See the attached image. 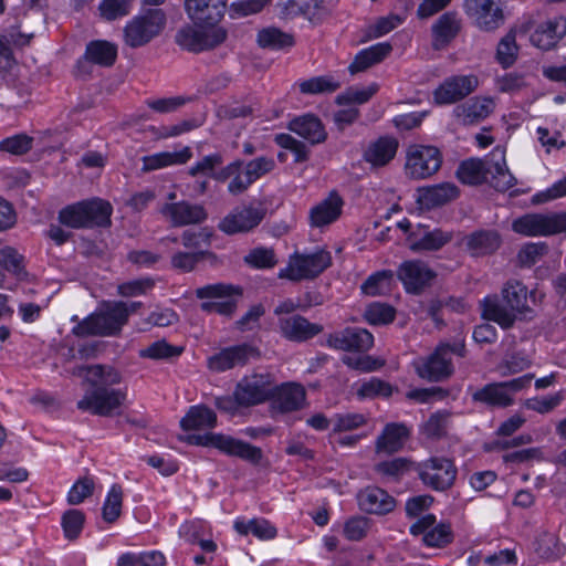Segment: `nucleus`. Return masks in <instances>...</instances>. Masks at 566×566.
Instances as JSON below:
<instances>
[{"label":"nucleus","instance_id":"nucleus-1","mask_svg":"<svg viewBox=\"0 0 566 566\" xmlns=\"http://www.w3.org/2000/svg\"><path fill=\"white\" fill-rule=\"evenodd\" d=\"M226 6L227 0H186V11L193 25L179 30L177 43L191 52H201L222 43L227 32L219 22Z\"/></svg>","mask_w":566,"mask_h":566},{"label":"nucleus","instance_id":"nucleus-2","mask_svg":"<svg viewBox=\"0 0 566 566\" xmlns=\"http://www.w3.org/2000/svg\"><path fill=\"white\" fill-rule=\"evenodd\" d=\"M78 376L96 387L78 400V409L98 416H112L124 403L126 399L124 390L106 388V386L116 385L120 381L119 373L113 367L83 366L78 368Z\"/></svg>","mask_w":566,"mask_h":566},{"label":"nucleus","instance_id":"nucleus-3","mask_svg":"<svg viewBox=\"0 0 566 566\" xmlns=\"http://www.w3.org/2000/svg\"><path fill=\"white\" fill-rule=\"evenodd\" d=\"M527 287L518 281H509L502 289V296L507 307L499 303L496 295H488L481 301L482 316L507 328L517 315L530 312L527 306Z\"/></svg>","mask_w":566,"mask_h":566},{"label":"nucleus","instance_id":"nucleus-4","mask_svg":"<svg viewBox=\"0 0 566 566\" xmlns=\"http://www.w3.org/2000/svg\"><path fill=\"white\" fill-rule=\"evenodd\" d=\"M486 172L492 176L493 186L497 190L506 191L516 184V179L507 168L505 150L501 147L492 150L486 167L479 159L465 160L458 168L457 175L464 184L478 185L485 179Z\"/></svg>","mask_w":566,"mask_h":566},{"label":"nucleus","instance_id":"nucleus-5","mask_svg":"<svg viewBox=\"0 0 566 566\" xmlns=\"http://www.w3.org/2000/svg\"><path fill=\"white\" fill-rule=\"evenodd\" d=\"M451 354L460 357L465 355V345L462 339H458L453 344L438 345L432 354L415 359L412 365L420 378L428 381H441L453 374Z\"/></svg>","mask_w":566,"mask_h":566},{"label":"nucleus","instance_id":"nucleus-6","mask_svg":"<svg viewBox=\"0 0 566 566\" xmlns=\"http://www.w3.org/2000/svg\"><path fill=\"white\" fill-rule=\"evenodd\" d=\"M127 322V312L122 304L104 303L73 328L76 336H111L117 334Z\"/></svg>","mask_w":566,"mask_h":566},{"label":"nucleus","instance_id":"nucleus-7","mask_svg":"<svg viewBox=\"0 0 566 566\" xmlns=\"http://www.w3.org/2000/svg\"><path fill=\"white\" fill-rule=\"evenodd\" d=\"M112 214L111 205L102 199L84 200L62 209L59 214L61 223L71 228L107 226Z\"/></svg>","mask_w":566,"mask_h":566},{"label":"nucleus","instance_id":"nucleus-8","mask_svg":"<svg viewBox=\"0 0 566 566\" xmlns=\"http://www.w3.org/2000/svg\"><path fill=\"white\" fill-rule=\"evenodd\" d=\"M166 24L165 13L160 9L146 10L132 20L124 28V40L130 48H139L158 36Z\"/></svg>","mask_w":566,"mask_h":566},{"label":"nucleus","instance_id":"nucleus-9","mask_svg":"<svg viewBox=\"0 0 566 566\" xmlns=\"http://www.w3.org/2000/svg\"><path fill=\"white\" fill-rule=\"evenodd\" d=\"M331 264V253L324 249H316L310 253H295L290 258L287 265L280 270L279 276L291 281L314 279Z\"/></svg>","mask_w":566,"mask_h":566},{"label":"nucleus","instance_id":"nucleus-10","mask_svg":"<svg viewBox=\"0 0 566 566\" xmlns=\"http://www.w3.org/2000/svg\"><path fill=\"white\" fill-rule=\"evenodd\" d=\"M186 441L190 444L213 447L224 454L253 463L259 462L262 458L260 448L222 433L189 434Z\"/></svg>","mask_w":566,"mask_h":566},{"label":"nucleus","instance_id":"nucleus-11","mask_svg":"<svg viewBox=\"0 0 566 566\" xmlns=\"http://www.w3.org/2000/svg\"><path fill=\"white\" fill-rule=\"evenodd\" d=\"M442 157L434 146L415 144L406 153L405 172L411 179H426L441 167Z\"/></svg>","mask_w":566,"mask_h":566},{"label":"nucleus","instance_id":"nucleus-12","mask_svg":"<svg viewBox=\"0 0 566 566\" xmlns=\"http://www.w3.org/2000/svg\"><path fill=\"white\" fill-rule=\"evenodd\" d=\"M514 232L525 237L551 235L566 231V211L562 213H527L512 223Z\"/></svg>","mask_w":566,"mask_h":566},{"label":"nucleus","instance_id":"nucleus-13","mask_svg":"<svg viewBox=\"0 0 566 566\" xmlns=\"http://www.w3.org/2000/svg\"><path fill=\"white\" fill-rule=\"evenodd\" d=\"M502 0H464L463 9L481 30L493 31L504 21Z\"/></svg>","mask_w":566,"mask_h":566},{"label":"nucleus","instance_id":"nucleus-14","mask_svg":"<svg viewBox=\"0 0 566 566\" xmlns=\"http://www.w3.org/2000/svg\"><path fill=\"white\" fill-rule=\"evenodd\" d=\"M421 481L437 491L450 488L457 476L454 464L447 458H430L419 467Z\"/></svg>","mask_w":566,"mask_h":566},{"label":"nucleus","instance_id":"nucleus-15","mask_svg":"<svg viewBox=\"0 0 566 566\" xmlns=\"http://www.w3.org/2000/svg\"><path fill=\"white\" fill-rule=\"evenodd\" d=\"M479 86V78L473 74L447 77L433 92V101L438 105L457 103Z\"/></svg>","mask_w":566,"mask_h":566},{"label":"nucleus","instance_id":"nucleus-16","mask_svg":"<svg viewBox=\"0 0 566 566\" xmlns=\"http://www.w3.org/2000/svg\"><path fill=\"white\" fill-rule=\"evenodd\" d=\"M263 218L262 208L237 207L220 221L218 228L226 234L245 233L258 227Z\"/></svg>","mask_w":566,"mask_h":566},{"label":"nucleus","instance_id":"nucleus-17","mask_svg":"<svg viewBox=\"0 0 566 566\" xmlns=\"http://www.w3.org/2000/svg\"><path fill=\"white\" fill-rule=\"evenodd\" d=\"M237 290L231 285L212 284L206 285L196 291V295L209 301L201 304V310L208 313H218L221 315H231L235 308V302L230 296Z\"/></svg>","mask_w":566,"mask_h":566},{"label":"nucleus","instance_id":"nucleus-18","mask_svg":"<svg viewBox=\"0 0 566 566\" xmlns=\"http://www.w3.org/2000/svg\"><path fill=\"white\" fill-rule=\"evenodd\" d=\"M273 382L268 375H252L243 378L234 391L239 403L250 406L263 402L273 392Z\"/></svg>","mask_w":566,"mask_h":566},{"label":"nucleus","instance_id":"nucleus-19","mask_svg":"<svg viewBox=\"0 0 566 566\" xmlns=\"http://www.w3.org/2000/svg\"><path fill=\"white\" fill-rule=\"evenodd\" d=\"M436 517L432 514H426L417 520L410 526V533L422 535L423 543L430 547H440L451 542L452 533L447 524L436 525Z\"/></svg>","mask_w":566,"mask_h":566},{"label":"nucleus","instance_id":"nucleus-20","mask_svg":"<svg viewBox=\"0 0 566 566\" xmlns=\"http://www.w3.org/2000/svg\"><path fill=\"white\" fill-rule=\"evenodd\" d=\"M495 109V101L490 96H475L455 106L454 118L463 125L476 124L489 117Z\"/></svg>","mask_w":566,"mask_h":566},{"label":"nucleus","instance_id":"nucleus-21","mask_svg":"<svg viewBox=\"0 0 566 566\" xmlns=\"http://www.w3.org/2000/svg\"><path fill=\"white\" fill-rule=\"evenodd\" d=\"M160 212L176 227L199 223L207 218L202 206L187 201L166 203L161 207Z\"/></svg>","mask_w":566,"mask_h":566},{"label":"nucleus","instance_id":"nucleus-22","mask_svg":"<svg viewBox=\"0 0 566 566\" xmlns=\"http://www.w3.org/2000/svg\"><path fill=\"white\" fill-rule=\"evenodd\" d=\"M279 328L283 337L292 342H305L323 331L322 325L314 324L301 315L282 316Z\"/></svg>","mask_w":566,"mask_h":566},{"label":"nucleus","instance_id":"nucleus-23","mask_svg":"<svg viewBox=\"0 0 566 566\" xmlns=\"http://www.w3.org/2000/svg\"><path fill=\"white\" fill-rule=\"evenodd\" d=\"M434 272L421 261H407L398 270V276L408 292L417 293L434 279Z\"/></svg>","mask_w":566,"mask_h":566},{"label":"nucleus","instance_id":"nucleus-24","mask_svg":"<svg viewBox=\"0 0 566 566\" xmlns=\"http://www.w3.org/2000/svg\"><path fill=\"white\" fill-rule=\"evenodd\" d=\"M343 206V199L336 192H331L327 198L311 208L310 226L313 228L329 226L340 217Z\"/></svg>","mask_w":566,"mask_h":566},{"label":"nucleus","instance_id":"nucleus-25","mask_svg":"<svg viewBox=\"0 0 566 566\" xmlns=\"http://www.w3.org/2000/svg\"><path fill=\"white\" fill-rule=\"evenodd\" d=\"M253 353L254 349L249 345L224 348L208 358V368L214 373L226 371L245 364Z\"/></svg>","mask_w":566,"mask_h":566},{"label":"nucleus","instance_id":"nucleus-26","mask_svg":"<svg viewBox=\"0 0 566 566\" xmlns=\"http://www.w3.org/2000/svg\"><path fill=\"white\" fill-rule=\"evenodd\" d=\"M328 345L342 350H368L374 344L373 335L365 328H346L329 336Z\"/></svg>","mask_w":566,"mask_h":566},{"label":"nucleus","instance_id":"nucleus-27","mask_svg":"<svg viewBox=\"0 0 566 566\" xmlns=\"http://www.w3.org/2000/svg\"><path fill=\"white\" fill-rule=\"evenodd\" d=\"M306 394L303 386L287 382L280 386L272 397V409L277 412H291L305 405Z\"/></svg>","mask_w":566,"mask_h":566},{"label":"nucleus","instance_id":"nucleus-28","mask_svg":"<svg viewBox=\"0 0 566 566\" xmlns=\"http://www.w3.org/2000/svg\"><path fill=\"white\" fill-rule=\"evenodd\" d=\"M566 34V19L556 17L539 24L531 34V42L541 50H549Z\"/></svg>","mask_w":566,"mask_h":566},{"label":"nucleus","instance_id":"nucleus-29","mask_svg":"<svg viewBox=\"0 0 566 566\" xmlns=\"http://www.w3.org/2000/svg\"><path fill=\"white\" fill-rule=\"evenodd\" d=\"M451 238L450 233L442 230L434 229L429 231L426 228L419 227L408 235L407 243L415 252L434 251L447 244Z\"/></svg>","mask_w":566,"mask_h":566},{"label":"nucleus","instance_id":"nucleus-30","mask_svg":"<svg viewBox=\"0 0 566 566\" xmlns=\"http://www.w3.org/2000/svg\"><path fill=\"white\" fill-rule=\"evenodd\" d=\"M359 507L370 514H387L396 506L395 499L379 488H367L358 494Z\"/></svg>","mask_w":566,"mask_h":566},{"label":"nucleus","instance_id":"nucleus-31","mask_svg":"<svg viewBox=\"0 0 566 566\" xmlns=\"http://www.w3.org/2000/svg\"><path fill=\"white\" fill-rule=\"evenodd\" d=\"M458 197V188L452 184H440L418 190L417 202L421 208L430 210Z\"/></svg>","mask_w":566,"mask_h":566},{"label":"nucleus","instance_id":"nucleus-32","mask_svg":"<svg viewBox=\"0 0 566 566\" xmlns=\"http://www.w3.org/2000/svg\"><path fill=\"white\" fill-rule=\"evenodd\" d=\"M410 430L403 423L391 422L385 426L381 434L376 440L377 452L394 453L399 451L407 439Z\"/></svg>","mask_w":566,"mask_h":566},{"label":"nucleus","instance_id":"nucleus-33","mask_svg":"<svg viewBox=\"0 0 566 566\" xmlns=\"http://www.w3.org/2000/svg\"><path fill=\"white\" fill-rule=\"evenodd\" d=\"M289 129L311 144H318L326 139V132L321 120L310 114L291 120Z\"/></svg>","mask_w":566,"mask_h":566},{"label":"nucleus","instance_id":"nucleus-34","mask_svg":"<svg viewBox=\"0 0 566 566\" xmlns=\"http://www.w3.org/2000/svg\"><path fill=\"white\" fill-rule=\"evenodd\" d=\"M398 142L392 137H380L371 143L364 153V158L373 166H385L396 155Z\"/></svg>","mask_w":566,"mask_h":566},{"label":"nucleus","instance_id":"nucleus-35","mask_svg":"<svg viewBox=\"0 0 566 566\" xmlns=\"http://www.w3.org/2000/svg\"><path fill=\"white\" fill-rule=\"evenodd\" d=\"M217 424V415L206 406H192L186 416L180 420V426L185 431L209 430Z\"/></svg>","mask_w":566,"mask_h":566},{"label":"nucleus","instance_id":"nucleus-36","mask_svg":"<svg viewBox=\"0 0 566 566\" xmlns=\"http://www.w3.org/2000/svg\"><path fill=\"white\" fill-rule=\"evenodd\" d=\"M391 51V45L387 42L374 44L359 51L354 61L348 66L352 74L363 72L371 65L382 61Z\"/></svg>","mask_w":566,"mask_h":566},{"label":"nucleus","instance_id":"nucleus-37","mask_svg":"<svg viewBox=\"0 0 566 566\" xmlns=\"http://www.w3.org/2000/svg\"><path fill=\"white\" fill-rule=\"evenodd\" d=\"M214 178L221 181L231 178V181L228 185V190L232 195L242 193L253 184L247 175L244 164L239 160L229 164L221 171L214 175Z\"/></svg>","mask_w":566,"mask_h":566},{"label":"nucleus","instance_id":"nucleus-38","mask_svg":"<svg viewBox=\"0 0 566 566\" xmlns=\"http://www.w3.org/2000/svg\"><path fill=\"white\" fill-rule=\"evenodd\" d=\"M233 527L241 535L252 534L261 541L273 539L277 534L276 527L262 517L251 520L237 518L233 523Z\"/></svg>","mask_w":566,"mask_h":566},{"label":"nucleus","instance_id":"nucleus-39","mask_svg":"<svg viewBox=\"0 0 566 566\" xmlns=\"http://www.w3.org/2000/svg\"><path fill=\"white\" fill-rule=\"evenodd\" d=\"M191 150L189 147H184L178 151H161L143 158L145 170H157L174 165L186 164L191 158Z\"/></svg>","mask_w":566,"mask_h":566},{"label":"nucleus","instance_id":"nucleus-40","mask_svg":"<svg viewBox=\"0 0 566 566\" xmlns=\"http://www.w3.org/2000/svg\"><path fill=\"white\" fill-rule=\"evenodd\" d=\"M533 27V20L532 18H528L526 21H524L516 31L510 32L506 34L499 43L497 46V60L499 62L507 67L513 64L515 61L516 54H517V46H516V32L521 33H527L531 31Z\"/></svg>","mask_w":566,"mask_h":566},{"label":"nucleus","instance_id":"nucleus-41","mask_svg":"<svg viewBox=\"0 0 566 566\" xmlns=\"http://www.w3.org/2000/svg\"><path fill=\"white\" fill-rule=\"evenodd\" d=\"M500 247V237L494 231H476L467 238V248L472 255H484Z\"/></svg>","mask_w":566,"mask_h":566},{"label":"nucleus","instance_id":"nucleus-42","mask_svg":"<svg viewBox=\"0 0 566 566\" xmlns=\"http://www.w3.org/2000/svg\"><path fill=\"white\" fill-rule=\"evenodd\" d=\"M116 56V46L107 41H92L86 46L85 59L92 63L111 66L115 62Z\"/></svg>","mask_w":566,"mask_h":566},{"label":"nucleus","instance_id":"nucleus-43","mask_svg":"<svg viewBox=\"0 0 566 566\" xmlns=\"http://www.w3.org/2000/svg\"><path fill=\"white\" fill-rule=\"evenodd\" d=\"M459 21L455 14L446 13L433 25V46L441 49L447 45L458 33Z\"/></svg>","mask_w":566,"mask_h":566},{"label":"nucleus","instance_id":"nucleus-44","mask_svg":"<svg viewBox=\"0 0 566 566\" xmlns=\"http://www.w3.org/2000/svg\"><path fill=\"white\" fill-rule=\"evenodd\" d=\"M534 549L537 556L544 560H555L560 558L565 553V546L559 538L553 533H542L537 536Z\"/></svg>","mask_w":566,"mask_h":566},{"label":"nucleus","instance_id":"nucleus-45","mask_svg":"<svg viewBox=\"0 0 566 566\" xmlns=\"http://www.w3.org/2000/svg\"><path fill=\"white\" fill-rule=\"evenodd\" d=\"M474 398L488 405L503 408L514 403V398L509 396L502 381L486 385L474 395Z\"/></svg>","mask_w":566,"mask_h":566},{"label":"nucleus","instance_id":"nucleus-46","mask_svg":"<svg viewBox=\"0 0 566 566\" xmlns=\"http://www.w3.org/2000/svg\"><path fill=\"white\" fill-rule=\"evenodd\" d=\"M318 7L317 0H277L276 9L283 19L310 15Z\"/></svg>","mask_w":566,"mask_h":566},{"label":"nucleus","instance_id":"nucleus-47","mask_svg":"<svg viewBox=\"0 0 566 566\" xmlns=\"http://www.w3.org/2000/svg\"><path fill=\"white\" fill-rule=\"evenodd\" d=\"M0 268L11 275L22 277L25 274L24 256L13 247H0Z\"/></svg>","mask_w":566,"mask_h":566},{"label":"nucleus","instance_id":"nucleus-48","mask_svg":"<svg viewBox=\"0 0 566 566\" xmlns=\"http://www.w3.org/2000/svg\"><path fill=\"white\" fill-rule=\"evenodd\" d=\"M394 275L390 271H379L371 274L363 284L361 292L369 296L381 295L390 292Z\"/></svg>","mask_w":566,"mask_h":566},{"label":"nucleus","instance_id":"nucleus-49","mask_svg":"<svg viewBox=\"0 0 566 566\" xmlns=\"http://www.w3.org/2000/svg\"><path fill=\"white\" fill-rule=\"evenodd\" d=\"M355 386H357L356 394L361 399L389 397L392 392V387L388 382L376 377L357 382Z\"/></svg>","mask_w":566,"mask_h":566},{"label":"nucleus","instance_id":"nucleus-50","mask_svg":"<svg viewBox=\"0 0 566 566\" xmlns=\"http://www.w3.org/2000/svg\"><path fill=\"white\" fill-rule=\"evenodd\" d=\"M564 399L565 394L563 390H559L551 395L528 398L525 400L524 407L537 413L545 415L557 408Z\"/></svg>","mask_w":566,"mask_h":566},{"label":"nucleus","instance_id":"nucleus-51","mask_svg":"<svg viewBox=\"0 0 566 566\" xmlns=\"http://www.w3.org/2000/svg\"><path fill=\"white\" fill-rule=\"evenodd\" d=\"M367 423V417L359 412L336 413L332 418V432L342 433L356 430Z\"/></svg>","mask_w":566,"mask_h":566},{"label":"nucleus","instance_id":"nucleus-52","mask_svg":"<svg viewBox=\"0 0 566 566\" xmlns=\"http://www.w3.org/2000/svg\"><path fill=\"white\" fill-rule=\"evenodd\" d=\"M122 503L123 490L118 484H113L103 504V520L107 523L115 522L120 515Z\"/></svg>","mask_w":566,"mask_h":566},{"label":"nucleus","instance_id":"nucleus-53","mask_svg":"<svg viewBox=\"0 0 566 566\" xmlns=\"http://www.w3.org/2000/svg\"><path fill=\"white\" fill-rule=\"evenodd\" d=\"M15 45H24L29 42V38L20 35L15 38L11 34V39L6 35H0V72H11L15 66V59L13 56L10 43Z\"/></svg>","mask_w":566,"mask_h":566},{"label":"nucleus","instance_id":"nucleus-54","mask_svg":"<svg viewBox=\"0 0 566 566\" xmlns=\"http://www.w3.org/2000/svg\"><path fill=\"white\" fill-rule=\"evenodd\" d=\"M258 43L262 48L282 49L291 46L293 44V39L290 34L284 33L276 28H266L259 32Z\"/></svg>","mask_w":566,"mask_h":566},{"label":"nucleus","instance_id":"nucleus-55","mask_svg":"<svg viewBox=\"0 0 566 566\" xmlns=\"http://www.w3.org/2000/svg\"><path fill=\"white\" fill-rule=\"evenodd\" d=\"M339 87L338 81L331 76H317L300 83V90L305 94L332 93Z\"/></svg>","mask_w":566,"mask_h":566},{"label":"nucleus","instance_id":"nucleus-56","mask_svg":"<svg viewBox=\"0 0 566 566\" xmlns=\"http://www.w3.org/2000/svg\"><path fill=\"white\" fill-rule=\"evenodd\" d=\"M378 91L377 84H370L366 87H350L343 94L338 95L336 101L342 104H364L369 101Z\"/></svg>","mask_w":566,"mask_h":566},{"label":"nucleus","instance_id":"nucleus-57","mask_svg":"<svg viewBox=\"0 0 566 566\" xmlns=\"http://www.w3.org/2000/svg\"><path fill=\"white\" fill-rule=\"evenodd\" d=\"M364 316L371 325H385L394 321L395 310L387 304L371 303L367 306Z\"/></svg>","mask_w":566,"mask_h":566},{"label":"nucleus","instance_id":"nucleus-58","mask_svg":"<svg viewBox=\"0 0 566 566\" xmlns=\"http://www.w3.org/2000/svg\"><path fill=\"white\" fill-rule=\"evenodd\" d=\"M84 514L80 510H69L62 516V527L66 538L74 539L82 532Z\"/></svg>","mask_w":566,"mask_h":566},{"label":"nucleus","instance_id":"nucleus-59","mask_svg":"<svg viewBox=\"0 0 566 566\" xmlns=\"http://www.w3.org/2000/svg\"><path fill=\"white\" fill-rule=\"evenodd\" d=\"M181 348L169 345L165 340H157L140 350V356L151 359H165L179 356Z\"/></svg>","mask_w":566,"mask_h":566},{"label":"nucleus","instance_id":"nucleus-60","mask_svg":"<svg viewBox=\"0 0 566 566\" xmlns=\"http://www.w3.org/2000/svg\"><path fill=\"white\" fill-rule=\"evenodd\" d=\"M370 528V522L364 516H353L348 518L343 528L344 536L348 541L363 539Z\"/></svg>","mask_w":566,"mask_h":566},{"label":"nucleus","instance_id":"nucleus-61","mask_svg":"<svg viewBox=\"0 0 566 566\" xmlns=\"http://www.w3.org/2000/svg\"><path fill=\"white\" fill-rule=\"evenodd\" d=\"M99 12L106 20H115L129 13L130 0H103L99 3Z\"/></svg>","mask_w":566,"mask_h":566},{"label":"nucleus","instance_id":"nucleus-62","mask_svg":"<svg viewBox=\"0 0 566 566\" xmlns=\"http://www.w3.org/2000/svg\"><path fill=\"white\" fill-rule=\"evenodd\" d=\"M94 480L85 476L76 481L67 493V502L71 505L82 503L86 497L91 496L94 491Z\"/></svg>","mask_w":566,"mask_h":566},{"label":"nucleus","instance_id":"nucleus-63","mask_svg":"<svg viewBox=\"0 0 566 566\" xmlns=\"http://www.w3.org/2000/svg\"><path fill=\"white\" fill-rule=\"evenodd\" d=\"M275 168V161L272 157L261 156L249 163L244 164L247 175L250 177L252 182L261 178L262 176L271 172Z\"/></svg>","mask_w":566,"mask_h":566},{"label":"nucleus","instance_id":"nucleus-64","mask_svg":"<svg viewBox=\"0 0 566 566\" xmlns=\"http://www.w3.org/2000/svg\"><path fill=\"white\" fill-rule=\"evenodd\" d=\"M566 196V175L555 181L551 187L546 188L545 190L536 192L532 197V203L534 205H542L546 203L553 200H556L558 198H563Z\"/></svg>","mask_w":566,"mask_h":566}]
</instances>
